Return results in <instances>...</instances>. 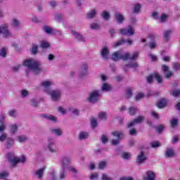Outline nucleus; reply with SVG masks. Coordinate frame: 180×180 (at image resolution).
<instances>
[{
    "mask_svg": "<svg viewBox=\"0 0 180 180\" xmlns=\"http://www.w3.org/2000/svg\"><path fill=\"white\" fill-rule=\"evenodd\" d=\"M138 57L139 52H134L131 56L129 52L123 53V51H118L112 53V60H113V61H119L120 60H123L124 61H127L129 60L131 61H134L135 60H137Z\"/></svg>",
    "mask_w": 180,
    "mask_h": 180,
    "instance_id": "f257e3e1",
    "label": "nucleus"
},
{
    "mask_svg": "<svg viewBox=\"0 0 180 180\" xmlns=\"http://www.w3.org/2000/svg\"><path fill=\"white\" fill-rule=\"evenodd\" d=\"M24 65L27 67L30 71H32L34 74H40V72L43 71L40 63L34 59L26 60L24 61Z\"/></svg>",
    "mask_w": 180,
    "mask_h": 180,
    "instance_id": "f03ea898",
    "label": "nucleus"
},
{
    "mask_svg": "<svg viewBox=\"0 0 180 180\" xmlns=\"http://www.w3.org/2000/svg\"><path fill=\"white\" fill-rule=\"evenodd\" d=\"M6 159L8 160V162L11 164L12 167H16L19 162H22L25 164L26 162V157L22 155V157H16V155L14 152H9L6 155Z\"/></svg>",
    "mask_w": 180,
    "mask_h": 180,
    "instance_id": "7ed1b4c3",
    "label": "nucleus"
},
{
    "mask_svg": "<svg viewBox=\"0 0 180 180\" xmlns=\"http://www.w3.org/2000/svg\"><path fill=\"white\" fill-rule=\"evenodd\" d=\"M136 23H137V20L136 18H131L130 25L127 27V28L120 30V33H121L122 36H127V34L129 36H133V34H134V29H133V27L131 26L136 25Z\"/></svg>",
    "mask_w": 180,
    "mask_h": 180,
    "instance_id": "20e7f679",
    "label": "nucleus"
},
{
    "mask_svg": "<svg viewBox=\"0 0 180 180\" xmlns=\"http://www.w3.org/2000/svg\"><path fill=\"white\" fill-rule=\"evenodd\" d=\"M101 96L102 93L101 90H93L89 94V102H91V103H96Z\"/></svg>",
    "mask_w": 180,
    "mask_h": 180,
    "instance_id": "39448f33",
    "label": "nucleus"
},
{
    "mask_svg": "<svg viewBox=\"0 0 180 180\" xmlns=\"http://www.w3.org/2000/svg\"><path fill=\"white\" fill-rule=\"evenodd\" d=\"M71 164H72V159L71 158V157L65 155L60 158V168L63 169H67L68 167L71 165Z\"/></svg>",
    "mask_w": 180,
    "mask_h": 180,
    "instance_id": "423d86ee",
    "label": "nucleus"
},
{
    "mask_svg": "<svg viewBox=\"0 0 180 180\" xmlns=\"http://www.w3.org/2000/svg\"><path fill=\"white\" fill-rule=\"evenodd\" d=\"M46 94L50 95L51 99L53 102H57L61 98V91L60 90H46Z\"/></svg>",
    "mask_w": 180,
    "mask_h": 180,
    "instance_id": "0eeeda50",
    "label": "nucleus"
},
{
    "mask_svg": "<svg viewBox=\"0 0 180 180\" xmlns=\"http://www.w3.org/2000/svg\"><path fill=\"white\" fill-rule=\"evenodd\" d=\"M112 136H114V137H117L118 139H112L111 141L112 146H117V144L120 143V140H122L124 137V135L122 131H114L112 132Z\"/></svg>",
    "mask_w": 180,
    "mask_h": 180,
    "instance_id": "6e6552de",
    "label": "nucleus"
},
{
    "mask_svg": "<svg viewBox=\"0 0 180 180\" xmlns=\"http://www.w3.org/2000/svg\"><path fill=\"white\" fill-rule=\"evenodd\" d=\"M47 147L50 153H57V148L56 147V141L53 139H49Z\"/></svg>",
    "mask_w": 180,
    "mask_h": 180,
    "instance_id": "1a4fd4ad",
    "label": "nucleus"
},
{
    "mask_svg": "<svg viewBox=\"0 0 180 180\" xmlns=\"http://www.w3.org/2000/svg\"><path fill=\"white\" fill-rule=\"evenodd\" d=\"M88 68L89 66L87 63H82L80 66V70L79 71V77L80 78H84V77L88 75Z\"/></svg>",
    "mask_w": 180,
    "mask_h": 180,
    "instance_id": "9d476101",
    "label": "nucleus"
},
{
    "mask_svg": "<svg viewBox=\"0 0 180 180\" xmlns=\"http://www.w3.org/2000/svg\"><path fill=\"white\" fill-rule=\"evenodd\" d=\"M162 70L165 74V78L169 79V78L174 76V72L169 70V67L167 66L166 65H162Z\"/></svg>",
    "mask_w": 180,
    "mask_h": 180,
    "instance_id": "9b49d317",
    "label": "nucleus"
},
{
    "mask_svg": "<svg viewBox=\"0 0 180 180\" xmlns=\"http://www.w3.org/2000/svg\"><path fill=\"white\" fill-rule=\"evenodd\" d=\"M144 122V117L139 116L136 119H134L131 122L128 123L127 127L130 129V127H133L136 126V124H140V123H143Z\"/></svg>",
    "mask_w": 180,
    "mask_h": 180,
    "instance_id": "f8f14e48",
    "label": "nucleus"
},
{
    "mask_svg": "<svg viewBox=\"0 0 180 180\" xmlns=\"http://www.w3.org/2000/svg\"><path fill=\"white\" fill-rule=\"evenodd\" d=\"M114 19L118 25H122L124 22V15L120 12L117 11L114 14Z\"/></svg>",
    "mask_w": 180,
    "mask_h": 180,
    "instance_id": "ddd939ff",
    "label": "nucleus"
},
{
    "mask_svg": "<svg viewBox=\"0 0 180 180\" xmlns=\"http://www.w3.org/2000/svg\"><path fill=\"white\" fill-rule=\"evenodd\" d=\"M2 33L4 37H11L12 33L8 30V25L6 24L0 27V34Z\"/></svg>",
    "mask_w": 180,
    "mask_h": 180,
    "instance_id": "4468645a",
    "label": "nucleus"
},
{
    "mask_svg": "<svg viewBox=\"0 0 180 180\" xmlns=\"http://www.w3.org/2000/svg\"><path fill=\"white\" fill-rule=\"evenodd\" d=\"M143 180H155V172L151 170L146 172Z\"/></svg>",
    "mask_w": 180,
    "mask_h": 180,
    "instance_id": "2eb2a0df",
    "label": "nucleus"
},
{
    "mask_svg": "<svg viewBox=\"0 0 180 180\" xmlns=\"http://www.w3.org/2000/svg\"><path fill=\"white\" fill-rule=\"evenodd\" d=\"M44 171H46V166H43L42 167L37 169L34 172L35 176H37L38 179H42L43 176L44 175Z\"/></svg>",
    "mask_w": 180,
    "mask_h": 180,
    "instance_id": "dca6fc26",
    "label": "nucleus"
},
{
    "mask_svg": "<svg viewBox=\"0 0 180 180\" xmlns=\"http://www.w3.org/2000/svg\"><path fill=\"white\" fill-rule=\"evenodd\" d=\"M144 161H147V155H146L144 152L141 151L137 156L136 162H138L139 164H143Z\"/></svg>",
    "mask_w": 180,
    "mask_h": 180,
    "instance_id": "f3484780",
    "label": "nucleus"
},
{
    "mask_svg": "<svg viewBox=\"0 0 180 180\" xmlns=\"http://www.w3.org/2000/svg\"><path fill=\"white\" fill-rule=\"evenodd\" d=\"M110 54V52L109 51V48H108V46H104L101 49V56L104 60H108L109 58Z\"/></svg>",
    "mask_w": 180,
    "mask_h": 180,
    "instance_id": "a211bd4d",
    "label": "nucleus"
},
{
    "mask_svg": "<svg viewBox=\"0 0 180 180\" xmlns=\"http://www.w3.org/2000/svg\"><path fill=\"white\" fill-rule=\"evenodd\" d=\"M5 146H6V148H12V147H13V146H15V139L12 137H8L6 139V142H5Z\"/></svg>",
    "mask_w": 180,
    "mask_h": 180,
    "instance_id": "6ab92c4d",
    "label": "nucleus"
},
{
    "mask_svg": "<svg viewBox=\"0 0 180 180\" xmlns=\"http://www.w3.org/2000/svg\"><path fill=\"white\" fill-rule=\"evenodd\" d=\"M113 89L112 85L109 84V83H103L101 88V92H110Z\"/></svg>",
    "mask_w": 180,
    "mask_h": 180,
    "instance_id": "aec40b11",
    "label": "nucleus"
},
{
    "mask_svg": "<svg viewBox=\"0 0 180 180\" xmlns=\"http://www.w3.org/2000/svg\"><path fill=\"white\" fill-rule=\"evenodd\" d=\"M96 15H98V10L93 8L86 13V19H95Z\"/></svg>",
    "mask_w": 180,
    "mask_h": 180,
    "instance_id": "412c9836",
    "label": "nucleus"
},
{
    "mask_svg": "<svg viewBox=\"0 0 180 180\" xmlns=\"http://www.w3.org/2000/svg\"><path fill=\"white\" fill-rule=\"evenodd\" d=\"M41 117L46 119V120H51V122H53V123H57V117H56L54 115L42 114L41 115Z\"/></svg>",
    "mask_w": 180,
    "mask_h": 180,
    "instance_id": "4be33fe9",
    "label": "nucleus"
},
{
    "mask_svg": "<svg viewBox=\"0 0 180 180\" xmlns=\"http://www.w3.org/2000/svg\"><path fill=\"white\" fill-rule=\"evenodd\" d=\"M72 34L79 41H85V38H84V36L79 34V32H77V31H72Z\"/></svg>",
    "mask_w": 180,
    "mask_h": 180,
    "instance_id": "5701e85b",
    "label": "nucleus"
},
{
    "mask_svg": "<svg viewBox=\"0 0 180 180\" xmlns=\"http://www.w3.org/2000/svg\"><path fill=\"white\" fill-rule=\"evenodd\" d=\"M18 129H19V127L18 126V124H12L9 126V130L11 134H16V132L18 131Z\"/></svg>",
    "mask_w": 180,
    "mask_h": 180,
    "instance_id": "b1692460",
    "label": "nucleus"
},
{
    "mask_svg": "<svg viewBox=\"0 0 180 180\" xmlns=\"http://www.w3.org/2000/svg\"><path fill=\"white\" fill-rule=\"evenodd\" d=\"M167 99L165 98H161L157 104L158 108H159V109H162V108H165V106H167Z\"/></svg>",
    "mask_w": 180,
    "mask_h": 180,
    "instance_id": "393cba45",
    "label": "nucleus"
},
{
    "mask_svg": "<svg viewBox=\"0 0 180 180\" xmlns=\"http://www.w3.org/2000/svg\"><path fill=\"white\" fill-rule=\"evenodd\" d=\"M44 32L47 34H56V30L47 25L44 26Z\"/></svg>",
    "mask_w": 180,
    "mask_h": 180,
    "instance_id": "a878e982",
    "label": "nucleus"
},
{
    "mask_svg": "<svg viewBox=\"0 0 180 180\" xmlns=\"http://www.w3.org/2000/svg\"><path fill=\"white\" fill-rule=\"evenodd\" d=\"M174 154H175V152L174 151V149L169 148L166 150L165 155L167 158H171L174 157Z\"/></svg>",
    "mask_w": 180,
    "mask_h": 180,
    "instance_id": "bb28decb",
    "label": "nucleus"
},
{
    "mask_svg": "<svg viewBox=\"0 0 180 180\" xmlns=\"http://www.w3.org/2000/svg\"><path fill=\"white\" fill-rule=\"evenodd\" d=\"M153 77L155 79H156L158 84H162L163 79L160 73H158V72H153Z\"/></svg>",
    "mask_w": 180,
    "mask_h": 180,
    "instance_id": "cd10ccee",
    "label": "nucleus"
},
{
    "mask_svg": "<svg viewBox=\"0 0 180 180\" xmlns=\"http://www.w3.org/2000/svg\"><path fill=\"white\" fill-rule=\"evenodd\" d=\"M127 68H134V70H136V68H139V64L137 63V62H134L132 63L126 65L124 67V71H127Z\"/></svg>",
    "mask_w": 180,
    "mask_h": 180,
    "instance_id": "c85d7f7f",
    "label": "nucleus"
},
{
    "mask_svg": "<svg viewBox=\"0 0 180 180\" xmlns=\"http://www.w3.org/2000/svg\"><path fill=\"white\" fill-rule=\"evenodd\" d=\"M20 21L16 18H13L11 21V26L13 27H15V29H18V27H20Z\"/></svg>",
    "mask_w": 180,
    "mask_h": 180,
    "instance_id": "c756f323",
    "label": "nucleus"
},
{
    "mask_svg": "<svg viewBox=\"0 0 180 180\" xmlns=\"http://www.w3.org/2000/svg\"><path fill=\"white\" fill-rule=\"evenodd\" d=\"M29 138L27 136V135H20L17 136V141L18 143H26Z\"/></svg>",
    "mask_w": 180,
    "mask_h": 180,
    "instance_id": "7c9ffc66",
    "label": "nucleus"
},
{
    "mask_svg": "<svg viewBox=\"0 0 180 180\" xmlns=\"http://www.w3.org/2000/svg\"><path fill=\"white\" fill-rule=\"evenodd\" d=\"M127 40L124 39H120V41H117V42H115L113 44H112V47L114 49H116V47H119L120 46H122V44H124V43H127Z\"/></svg>",
    "mask_w": 180,
    "mask_h": 180,
    "instance_id": "2f4dec72",
    "label": "nucleus"
},
{
    "mask_svg": "<svg viewBox=\"0 0 180 180\" xmlns=\"http://www.w3.org/2000/svg\"><path fill=\"white\" fill-rule=\"evenodd\" d=\"M140 11H141V4L136 3L134 5L133 13H140Z\"/></svg>",
    "mask_w": 180,
    "mask_h": 180,
    "instance_id": "473e14b6",
    "label": "nucleus"
},
{
    "mask_svg": "<svg viewBox=\"0 0 180 180\" xmlns=\"http://www.w3.org/2000/svg\"><path fill=\"white\" fill-rule=\"evenodd\" d=\"M7 53H8V48H6V46H3L0 49V57H2L3 58H6Z\"/></svg>",
    "mask_w": 180,
    "mask_h": 180,
    "instance_id": "72a5a7b5",
    "label": "nucleus"
},
{
    "mask_svg": "<svg viewBox=\"0 0 180 180\" xmlns=\"http://www.w3.org/2000/svg\"><path fill=\"white\" fill-rule=\"evenodd\" d=\"M90 29L91 30H99L101 29V24L98 22H92L90 24Z\"/></svg>",
    "mask_w": 180,
    "mask_h": 180,
    "instance_id": "f704fd0d",
    "label": "nucleus"
},
{
    "mask_svg": "<svg viewBox=\"0 0 180 180\" xmlns=\"http://www.w3.org/2000/svg\"><path fill=\"white\" fill-rule=\"evenodd\" d=\"M168 18H169V15L168 14L162 13L160 17L159 20L160 23H165V22L168 20Z\"/></svg>",
    "mask_w": 180,
    "mask_h": 180,
    "instance_id": "c9c22d12",
    "label": "nucleus"
},
{
    "mask_svg": "<svg viewBox=\"0 0 180 180\" xmlns=\"http://www.w3.org/2000/svg\"><path fill=\"white\" fill-rule=\"evenodd\" d=\"M101 16L104 20H109L110 19V14L106 11H103Z\"/></svg>",
    "mask_w": 180,
    "mask_h": 180,
    "instance_id": "e433bc0d",
    "label": "nucleus"
},
{
    "mask_svg": "<svg viewBox=\"0 0 180 180\" xmlns=\"http://www.w3.org/2000/svg\"><path fill=\"white\" fill-rule=\"evenodd\" d=\"M65 176H67V169L61 168L60 171L59 179L60 180L65 179Z\"/></svg>",
    "mask_w": 180,
    "mask_h": 180,
    "instance_id": "4c0bfd02",
    "label": "nucleus"
},
{
    "mask_svg": "<svg viewBox=\"0 0 180 180\" xmlns=\"http://www.w3.org/2000/svg\"><path fill=\"white\" fill-rule=\"evenodd\" d=\"M50 131L52 133V134H55V136L63 135V131H61L60 129H51Z\"/></svg>",
    "mask_w": 180,
    "mask_h": 180,
    "instance_id": "58836bf2",
    "label": "nucleus"
},
{
    "mask_svg": "<svg viewBox=\"0 0 180 180\" xmlns=\"http://www.w3.org/2000/svg\"><path fill=\"white\" fill-rule=\"evenodd\" d=\"M51 85H53V82L49 80H44L41 83V86H43V88H49Z\"/></svg>",
    "mask_w": 180,
    "mask_h": 180,
    "instance_id": "ea45409f",
    "label": "nucleus"
},
{
    "mask_svg": "<svg viewBox=\"0 0 180 180\" xmlns=\"http://www.w3.org/2000/svg\"><path fill=\"white\" fill-rule=\"evenodd\" d=\"M89 136V134H88V132L82 131L79 134V139L86 140V139H88Z\"/></svg>",
    "mask_w": 180,
    "mask_h": 180,
    "instance_id": "a19ab883",
    "label": "nucleus"
},
{
    "mask_svg": "<svg viewBox=\"0 0 180 180\" xmlns=\"http://www.w3.org/2000/svg\"><path fill=\"white\" fill-rule=\"evenodd\" d=\"M40 47L41 49H49L50 47V43L47 42V41H41Z\"/></svg>",
    "mask_w": 180,
    "mask_h": 180,
    "instance_id": "79ce46f5",
    "label": "nucleus"
},
{
    "mask_svg": "<svg viewBox=\"0 0 180 180\" xmlns=\"http://www.w3.org/2000/svg\"><path fill=\"white\" fill-rule=\"evenodd\" d=\"M136 112H137V107H130L129 108L128 113L131 116H134V115H136Z\"/></svg>",
    "mask_w": 180,
    "mask_h": 180,
    "instance_id": "37998d69",
    "label": "nucleus"
},
{
    "mask_svg": "<svg viewBox=\"0 0 180 180\" xmlns=\"http://www.w3.org/2000/svg\"><path fill=\"white\" fill-rule=\"evenodd\" d=\"M30 105L31 106H33L34 108H37L39 106V101H37V99L33 98L30 99Z\"/></svg>",
    "mask_w": 180,
    "mask_h": 180,
    "instance_id": "c03bdc74",
    "label": "nucleus"
},
{
    "mask_svg": "<svg viewBox=\"0 0 180 180\" xmlns=\"http://www.w3.org/2000/svg\"><path fill=\"white\" fill-rule=\"evenodd\" d=\"M108 165V162L106 161H101L98 163V169H105Z\"/></svg>",
    "mask_w": 180,
    "mask_h": 180,
    "instance_id": "a18cd8bd",
    "label": "nucleus"
},
{
    "mask_svg": "<svg viewBox=\"0 0 180 180\" xmlns=\"http://www.w3.org/2000/svg\"><path fill=\"white\" fill-rule=\"evenodd\" d=\"M107 118L108 114L106 112H101L98 113V119L101 120H106Z\"/></svg>",
    "mask_w": 180,
    "mask_h": 180,
    "instance_id": "49530a36",
    "label": "nucleus"
},
{
    "mask_svg": "<svg viewBox=\"0 0 180 180\" xmlns=\"http://www.w3.org/2000/svg\"><path fill=\"white\" fill-rule=\"evenodd\" d=\"M6 139H8V134L2 132L0 134V143H4V141H5Z\"/></svg>",
    "mask_w": 180,
    "mask_h": 180,
    "instance_id": "de8ad7c7",
    "label": "nucleus"
},
{
    "mask_svg": "<svg viewBox=\"0 0 180 180\" xmlns=\"http://www.w3.org/2000/svg\"><path fill=\"white\" fill-rule=\"evenodd\" d=\"M171 33H172V31H171V30L165 31V32L163 33V37L165 39V41H168V40H169V37L171 36Z\"/></svg>",
    "mask_w": 180,
    "mask_h": 180,
    "instance_id": "09e8293b",
    "label": "nucleus"
},
{
    "mask_svg": "<svg viewBox=\"0 0 180 180\" xmlns=\"http://www.w3.org/2000/svg\"><path fill=\"white\" fill-rule=\"evenodd\" d=\"M8 115L10 116V117H17L18 112L16 110H11L8 112Z\"/></svg>",
    "mask_w": 180,
    "mask_h": 180,
    "instance_id": "8fccbe9b",
    "label": "nucleus"
},
{
    "mask_svg": "<svg viewBox=\"0 0 180 180\" xmlns=\"http://www.w3.org/2000/svg\"><path fill=\"white\" fill-rule=\"evenodd\" d=\"M121 157L124 158V160H129V158L131 157V155L129 153L123 152Z\"/></svg>",
    "mask_w": 180,
    "mask_h": 180,
    "instance_id": "3c124183",
    "label": "nucleus"
},
{
    "mask_svg": "<svg viewBox=\"0 0 180 180\" xmlns=\"http://www.w3.org/2000/svg\"><path fill=\"white\" fill-rule=\"evenodd\" d=\"M172 95H173V96H174L175 98H177V96H179L180 95V89H175V90H172L171 91Z\"/></svg>",
    "mask_w": 180,
    "mask_h": 180,
    "instance_id": "603ef678",
    "label": "nucleus"
},
{
    "mask_svg": "<svg viewBox=\"0 0 180 180\" xmlns=\"http://www.w3.org/2000/svg\"><path fill=\"white\" fill-rule=\"evenodd\" d=\"M9 176L8 172H2L0 173V179H5L7 176Z\"/></svg>",
    "mask_w": 180,
    "mask_h": 180,
    "instance_id": "864d4df0",
    "label": "nucleus"
},
{
    "mask_svg": "<svg viewBox=\"0 0 180 180\" xmlns=\"http://www.w3.org/2000/svg\"><path fill=\"white\" fill-rule=\"evenodd\" d=\"M61 19H63V14L61 13L55 14V20H56V22H61Z\"/></svg>",
    "mask_w": 180,
    "mask_h": 180,
    "instance_id": "5fc2aeb1",
    "label": "nucleus"
},
{
    "mask_svg": "<svg viewBox=\"0 0 180 180\" xmlns=\"http://www.w3.org/2000/svg\"><path fill=\"white\" fill-rule=\"evenodd\" d=\"M38 49H39V46L37 44H32V54H37Z\"/></svg>",
    "mask_w": 180,
    "mask_h": 180,
    "instance_id": "6e6d98bb",
    "label": "nucleus"
},
{
    "mask_svg": "<svg viewBox=\"0 0 180 180\" xmlns=\"http://www.w3.org/2000/svg\"><path fill=\"white\" fill-rule=\"evenodd\" d=\"M91 127H93V129H95V127L98 126V122L96 121V119L91 118Z\"/></svg>",
    "mask_w": 180,
    "mask_h": 180,
    "instance_id": "4d7b16f0",
    "label": "nucleus"
},
{
    "mask_svg": "<svg viewBox=\"0 0 180 180\" xmlns=\"http://www.w3.org/2000/svg\"><path fill=\"white\" fill-rule=\"evenodd\" d=\"M153 79H154V73H152L147 77V82L148 84H153Z\"/></svg>",
    "mask_w": 180,
    "mask_h": 180,
    "instance_id": "13d9d810",
    "label": "nucleus"
},
{
    "mask_svg": "<svg viewBox=\"0 0 180 180\" xmlns=\"http://www.w3.org/2000/svg\"><path fill=\"white\" fill-rule=\"evenodd\" d=\"M27 96H29V91L26 89L21 90V97L27 98Z\"/></svg>",
    "mask_w": 180,
    "mask_h": 180,
    "instance_id": "bf43d9fd",
    "label": "nucleus"
},
{
    "mask_svg": "<svg viewBox=\"0 0 180 180\" xmlns=\"http://www.w3.org/2000/svg\"><path fill=\"white\" fill-rule=\"evenodd\" d=\"M98 178H99V174H98V173H92L90 175L91 180H98Z\"/></svg>",
    "mask_w": 180,
    "mask_h": 180,
    "instance_id": "052dcab7",
    "label": "nucleus"
},
{
    "mask_svg": "<svg viewBox=\"0 0 180 180\" xmlns=\"http://www.w3.org/2000/svg\"><path fill=\"white\" fill-rule=\"evenodd\" d=\"M170 124L172 126V127H175L176 126H177L178 124V120L173 118L171 121H170Z\"/></svg>",
    "mask_w": 180,
    "mask_h": 180,
    "instance_id": "680f3d73",
    "label": "nucleus"
},
{
    "mask_svg": "<svg viewBox=\"0 0 180 180\" xmlns=\"http://www.w3.org/2000/svg\"><path fill=\"white\" fill-rule=\"evenodd\" d=\"M66 169H68L70 172H72L73 174H77V172H78V171H77V169H75V167L71 165L69 167H68Z\"/></svg>",
    "mask_w": 180,
    "mask_h": 180,
    "instance_id": "e2e57ef3",
    "label": "nucleus"
},
{
    "mask_svg": "<svg viewBox=\"0 0 180 180\" xmlns=\"http://www.w3.org/2000/svg\"><path fill=\"white\" fill-rule=\"evenodd\" d=\"M70 112L72 115H75V116H78L79 115V110L78 109L72 108L70 109Z\"/></svg>",
    "mask_w": 180,
    "mask_h": 180,
    "instance_id": "0e129e2a",
    "label": "nucleus"
},
{
    "mask_svg": "<svg viewBox=\"0 0 180 180\" xmlns=\"http://www.w3.org/2000/svg\"><path fill=\"white\" fill-rule=\"evenodd\" d=\"M132 96H133V91H131V89H127V91H126L127 98H131Z\"/></svg>",
    "mask_w": 180,
    "mask_h": 180,
    "instance_id": "69168bd1",
    "label": "nucleus"
},
{
    "mask_svg": "<svg viewBox=\"0 0 180 180\" xmlns=\"http://www.w3.org/2000/svg\"><path fill=\"white\" fill-rule=\"evenodd\" d=\"M173 70L175 71H178L180 70V63H173Z\"/></svg>",
    "mask_w": 180,
    "mask_h": 180,
    "instance_id": "338daca9",
    "label": "nucleus"
},
{
    "mask_svg": "<svg viewBox=\"0 0 180 180\" xmlns=\"http://www.w3.org/2000/svg\"><path fill=\"white\" fill-rule=\"evenodd\" d=\"M149 47L151 50H153V49H155L157 47V42H155V41L150 42Z\"/></svg>",
    "mask_w": 180,
    "mask_h": 180,
    "instance_id": "774afa93",
    "label": "nucleus"
}]
</instances>
